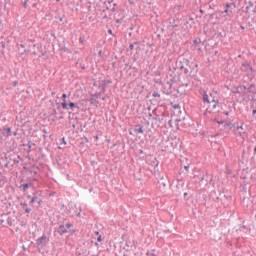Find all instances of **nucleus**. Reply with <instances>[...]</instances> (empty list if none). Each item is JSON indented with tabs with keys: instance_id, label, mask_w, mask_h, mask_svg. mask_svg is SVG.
I'll return each instance as SVG.
<instances>
[{
	"instance_id": "1",
	"label": "nucleus",
	"mask_w": 256,
	"mask_h": 256,
	"mask_svg": "<svg viewBox=\"0 0 256 256\" xmlns=\"http://www.w3.org/2000/svg\"><path fill=\"white\" fill-rule=\"evenodd\" d=\"M2 161H5L4 167L6 169H13L15 165H19V163H21V156L15 152L8 155L5 154V157L2 158Z\"/></svg>"
},
{
	"instance_id": "2",
	"label": "nucleus",
	"mask_w": 256,
	"mask_h": 256,
	"mask_svg": "<svg viewBox=\"0 0 256 256\" xmlns=\"http://www.w3.org/2000/svg\"><path fill=\"white\" fill-rule=\"evenodd\" d=\"M192 65H194L193 62H190L187 58L177 59L176 60V66L173 68L174 71H182L184 75H189V69H191Z\"/></svg>"
},
{
	"instance_id": "3",
	"label": "nucleus",
	"mask_w": 256,
	"mask_h": 256,
	"mask_svg": "<svg viewBox=\"0 0 256 256\" xmlns=\"http://www.w3.org/2000/svg\"><path fill=\"white\" fill-rule=\"evenodd\" d=\"M178 146L179 143L177 142V140L173 139L162 140L160 143V147L165 153H173V151H175Z\"/></svg>"
},
{
	"instance_id": "4",
	"label": "nucleus",
	"mask_w": 256,
	"mask_h": 256,
	"mask_svg": "<svg viewBox=\"0 0 256 256\" xmlns=\"http://www.w3.org/2000/svg\"><path fill=\"white\" fill-rule=\"evenodd\" d=\"M46 245H49V238H47V234L43 233L42 236H40L36 240L34 247H36L38 253H41V251H43V249H45Z\"/></svg>"
},
{
	"instance_id": "5",
	"label": "nucleus",
	"mask_w": 256,
	"mask_h": 256,
	"mask_svg": "<svg viewBox=\"0 0 256 256\" xmlns=\"http://www.w3.org/2000/svg\"><path fill=\"white\" fill-rule=\"evenodd\" d=\"M235 9H237V4L235 2H227L225 4V9L222 11V15H225L226 17H229L230 19H233L235 15Z\"/></svg>"
},
{
	"instance_id": "6",
	"label": "nucleus",
	"mask_w": 256,
	"mask_h": 256,
	"mask_svg": "<svg viewBox=\"0 0 256 256\" xmlns=\"http://www.w3.org/2000/svg\"><path fill=\"white\" fill-rule=\"evenodd\" d=\"M197 201L199 203H201V205H203L207 209H209V207H211V198H209V196L207 195V192H205V191L199 192V194L197 196Z\"/></svg>"
},
{
	"instance_id": "7",
	"label": "nucleus",
	"mask_w": 256,
	"mask_h": 256,
	"mask_svg": "<svg viewBox=\"0 0 256 256\" xmlns=\"http://www.w3.org/2000/svg\"><path fill=\"white\" fill-rule=\"evenodd\" d=\"M181 21L182 20H179V19H175V18H169L168 20V29L169 31H179L181 27Z\"/></svg>"
},
{
	"instance_id": "8",
	"label": "nucleus",
	"mask_w": 256,
	"mask_h": 256,
	"mask_svg": "<svg viewBox=\"0 0 256 256\" xmlns=\"http://www.w3.org/2000/svg\"><path fill=\"white\" fill-rule=\"evenodd\" d=\"M240 71L246 73V75H251L253 73V66L251 65V61L245 60L241 63Z\"/></svg>"
},
{
	"instance_id": "9",
	"label": "nucleus",
	"mask_w": 256,
	"mask_h": 256,
	"mask_svg": "<svg viewBox=\"0 0 256 256\" xmlns=\"http://www.w3.org/2000/svg\"><path fill=\"white\" fill-rule=\"evenodd\" d=\"M193 25H195V19L192 17L189 19L181 20V27L183 31H189L190 29H193Z\"/></svg>"
},
{
	"instance_id": "10",
	"label": "nucleus",
	"mask_w": 256,
	"mask_h": 256,
	"mask_svg": "<svg viewBox=\"0 0 256 256\" xmlns=\"http://www.w3.org/2000/svg\"><path fill=\"white\" fill-rule=\"evenodd\" d=\"M39 197H43V191H41V190L34 191L33 197H31V195H28L27 199H30L29 204L33 205L34 203H37Z\"/></svg>"
},
{
	"instance_id": "11",
	"label": "nucleus",
	"mask_w": 256,
	"mask_h": 256,
	"mask_svg": "<svg viewBox=\"0 0 256 256\" xmlns=\"http://www.w3.org/2000/svg\"><path fill=\"white\" fill-rule=\"evenodd\" d=\"M191 79H193L191 76L186 75L185 78L181 77V74L178 75L177 81H179L181 87H188L191 83Z\"/></svg>"
},
{
	"instance_id": "12",
	"label": "nucleus",
	"mask_w": 256,
	"mask_h": 256,
	"mask_svg": "<svg viewBox=\"0 0 256 256\" xmlns=\"http://www.w3.org/2000/svg\"><path fill=\"white\" fill-rule=\"evenodd\" d=\"M67 41L64 39L62 42L58 43V51H60V53H73V51L71 50V48L67 47L66 45Z\"/></svg>"
},
{
	"instance_id": "13",
	"label": "nucleus",
	"mask_w": 256,
	"mask_h": 256,
	"mask_svg": "<svg viewBox=\"0 0 256 256\" xmlns=\"http://www.w3.org/2000/svg\"><path fill=\"white\" fill-rule=\"evenodd\" d=\"M65 221H67V218H64L63 221H62V223L60 224V226H59L58 228H56L57 233H58L61 237H63V235H65V234L69 233V230H67V229L65 228Z\"/></svg>"
},
{
	"instance_id": "14",
	"label": "nucleus",
	"mask_w": 256,
	"mask_h": 256,
	"mask_svg": "<svg viewBox=\"0 0 256 256\" xmlns=\"http://www.w3.org/2000/svg\"><path fill=\"white\" fill-rule=\"evenodd\" d=\"M33 181H37V178L30 179L29 182L23 183L19 186V189L23 191V193H27L30 187H33Z\"/></svg>"
},
{
	"instance_id": "15",
	"label": "nucleus",
	"mask_w": 256,
	"mask_h": 256,
	"mask_svg": "<svg viewBox=\"0 0 256 256\" xmlns=\"http://www.w3.org/2000/svg\"><path fill=\"white\" fill-rule=\"evenodd\" d=\"M0 133L5 137L6 139H9L13 135L12 128L9 126H4L0 129Z\"/></svg>"
},
{
	"instance_id": "16",
	"label": "nucleus",
	"mask_w": 256,
	"mask_h": 256,
	"mask_svg": "<svg viewBox=\"0 0 256 256\" xmlns=\"http://www.w3.org/2000/svg\"><path fill=\"white\" fill-rule=\"evenodd\" d=\"M61 103L57 102L56 101V105H58V107H61V109H64V110H67V103L69 101H67V94L66 93H63L62 96L60 97Z\"/></svg>"
},
{
	"instance_id": "17",
	"label": "nucleus",
	"mask_w": 256,
	"mask_h": 256,
	"mask_svg": "<svg viewBox=\"0 0 256 256\" xmlns=\"http://www.w3.org/2000/svg\"><path fill=\"white\" fill-rule=\"evenodd\" d=\"M3 217L4 221H6V225L9 227H13V223H15V218L11 217L9 213H4L1 215Z\"/></svg>"
},
{
	"instance_id": "18",
	"label": "nucleus",
	"mask_w": 256,
	"mask_h": 256,
	"mask_svg": "<svg viewBox=\"0 0 256 256\" xmlns=\"http://www.w3.org/2000/svg\"><path fill=\"white\" fill-rule=\"evenodd\" d=\"M194 177H197L200 181V183H203L205 181V174L201 171L199 168H195L193 172Z\"/></svg>"
},
{
	"instance_id": "19",
	"label": "nucleus",
	"mask_w": 256,
	"mask_h": 256,
	"mask_svg": "<svg viewBox=\"0 0 256 256\" xmlns=\"http://www.w3.org/2000/svg\"><path fill=\"white\" fill-rule=\"evenodd\" d=\"M190 69L191 70L188 73V76L194 79V77H197V73H199V64H192V67Z\"/></svg>"
},
{
	"instance_id": "20",
	"label": "nucleus",
	"mask_w": 256,
	"mask_h": 256,
	"mask_svg": "<svg viewBox=\"0 0 256 256\" xmlns=\"http://www.w3.org/2000/svg\"><path fill=\"white\" fill-rule=\"evenodd\" d=\"M113 83V80L111 78L105 79L104 77H100L98 80V85H101L102 87H105L107 89L108 85H111Z\"/></svg>"
},
{
	"instance_id": "21",
	"label": "nucleus",
	"mask_w": 256,
	"mask_h": 256,
	"mask_svg": "<svg viewBox=\"0 0 256 256\" xmlns=\"http://www.w3.org/2000/svg\"><path fill=\"white\" fill-rule=\"evenodd\" d=\"M132 128H133L132 131L134 133H136V135L145 133V128L142 124H136V125L132 126Z\"/></svg>"
},
{
	"instance_id": "22",
	"label": "nucleus",
	"mask_w": 256,
	"mask_h": 256,
	"mask_svg": "<svg viewBox=\"0 0 256 256\" xmlns=\"http://www.w3.org/2000/svg\"><path fill=\"white\" fill-rule=\"evenodd\" d=\"M98 89H99V92H96L95 94H91V97H96L97 99H99V97H101V95H103V93L107 91V88L100 84H98Z\"/></svg>"
},
{
	"instance_id": "23",
	"label": "nucleus",
	"mask_w": 256,
	"mask_h": 256,
	"mask_svg": "<svg viewBox=\"0 0 256 256\" xmlns=\"http://www.w3.org/2000/svg\"><path fill=\"white\" fill-rule=\"evenodd\" d=\"M217 200L225 201L231 199V195L226 194L225 190L220 191L219 196L216 197Z\"/></svg>"
},
{
	"instance_id": "24",
	"label": "nucleus",
	"mask_w": 256,
	"mask_h": 256,
	"mask_svg": "<svg viewBox=\"0 0 256 256\" xmlns=\"http://www.w3.org/2000/svg\"><path fill=\"white\" fill-rule=\"evenodd\" d=\"M235 127H237V124H233L231 121H226L224 123V130L226 133H229V131H231V129H235Z\"/></svg>"
},
{
	"instance_id": "25",
	"label": "nucleus",
	"mask_w": 256,
	"mask_h": 256,
	"mask_svg": "<svg viewBox=\"0 0 256 256\" xmlns=\"http://www.w3.org/2000/svg\"><path fill=\"white\" fill-rule=\"evenodd\" d=\"M147 163H148V165H151L152 167H154V171H157V169L159 167V160H157L156 157L148 160Z\"/></svg>"
},
{
	"instance_id": "26",
	"label": "nucleus",
	"mask_w": 256,
	"mask_h": 256,
	"mask_svg": "<svg viewBox=\"0 0 256 256\" xmlns=\"http://www.w3.org/2000/svg\"><path fill=\"white\" fill-rule=\"evenodd\" d=\"M67 109H71V111H75L77 109V111H79V105L77 103L69 100L67 102Z\"/></svg>"
},
{
	"instance_id": "27",
	"label": "nucleus",
	"mask_w": 256,
	"mask_h": 256,
	"mask_svg": "<svg viewBox=\"0 0 256 256\" xmlns=\"http://www.w3.org/2000/svg\"><path fill=\"white\" fill-rule=\"evenodd\" d=\"M212 100H210V103H219V98H217V90H213L210 95Z\"/></svg>"
},
{
	"instance_id": "28",
	"label": "nucleus",
	"mask_w": 256,
	"mask_h": 256,
	"mask_svg": "<svg viewBox=\"0 0 256 256\" xmlns=\"http://www.w3.org/2000/svg\"><path fill=\"white\" fill-rule=\"evenodd\" d=\"M202 101L203 103H208V105H211V100L209 99V94H207V91H203Z\"/></svg>"
},
{
	"instance_id": "29",
	"label": "nucleus",
	"mask_w": 256,
	"mask_h": 256,
	"mask_svg": "<svg viewBox=\"0 0 256 256\" xmlns=\"http://www.w3.org/2000/svg\"><path fill=\"white\" fill-rule=\"evenodd\" d=\"M27 147L28 149L26 150V153H31V149L32 147H35V143L33 141H31V139L27 138Z\"/></svg>"
},
{
	"instance_id": "30",
	"label": "nucleus",
	"mask_w": 256,
	"mask_h": 256,
	"mask_svg": "<svg viewBox=\"0 0 256 256\" xmlns=\"http://www.w3.org/2000/svg\"><path fill=\"white\" fill-rule=\"evenodd\" d=\"M185 185V183H182V184H180V183H178L177 185H176V197H181V189H183V186Z\"/></svg>"
},
{
	"instance_id": "31",
	"label": "nucleus",
	"mask_w": 256,
	"mask_h": 256,
	"mask_svg": "<svg viewBox=\"0 0 256 256\" xmlns=\"http://www.w3.org/2000/svg\"><path fill=\"white\" fill-rule=\"evenodd\" d=\"M76 65H79V67L85 71V69H87V67H85V63H83V58H79L76 62Z\"/></svg>"
},
{
	"instance_id": "32",
	"label": "nucleus",
	"mask_w": 256,
	"mask_h": 256,
	"mask_svg": "<svg viewBox=\"0 0 256 256\" xmlns=\"http://www.w3.org/2000/svg\"><path fill=\"white\" fill-rule=\"evenodd\" d=\"M204 181L206 183H209V185H212V187H215V180H213V175H211L210 179H209V176H207L206 179L204 178Z\"/></svg>"
},
{
	"instance_id": "33",
	"label": "nucleus",
	"mask_w": 256,
	"mask_h": 256,
	"mask_svg": "<svg viewBox=\"0 0 256 256\" xmlns=\"http://www.w3.org/2000/svg\"><path fill=\"white\" fill-rule=\"evenodd\" d=\"M238 231H241L242 233H248L249 231H251V228L246 225H242L239 227Z\"/></svg>"
},
{
	"instance_id": "34",
	"label": "nucleus",
	"mask_w": 256,
	"mask_h": 256,
	"mask_svg": "<svg viewBox=\"0 0 256 256\" xmlns=\"http://www.w3.org/2000/svg\"><path fill=\"white\" fill-rule=\"evenodd\" d=\"M250 169H256V159H255V156H252L250 158Z\"/></svg>"
},
{
	"instance_id": "35",
	"label": "nucleus",
	"mask_w": 256,
	"mask_h": 256,
	"mask_svg": "<svg viewBox=\"0 0 256 256\" xmlns=\"http://www.w3.org/2000/svg\"><path fill=\"white\" fill-rule=\"evenodd\" d=\"M199 45H201V39L198 37V38L193 40L192 47H194V49H197V47H199Z\"/></svg>"
},
{
	"instance_id": "36",
	"label": "nucleus",
	"mask_w": 256,
	"mask_h": 256,
	"mask_svg": "<svg viewBox=\"0 0 256 256\" xmlns=\"http://www.w3.org/2000/svg\"><path fill=\"white\" fill-rule=\"evenodd\" d=\"M131 247V241L126 240L125 246H123V242H120V249H129Z\"/></svg>"
},
{
	"instance_id": "37",
	"label": "nucleus",
	"mask_w": 256,
	"mask_h": 256,
	"mask_svg": "<svg viewBox=\"0 0 256 256\" xmlns=\"http://www.w3.org/2000/svg\"><path fill=\"white\" fill-rule=\"evenodd\" d=\"M154 121H157L158 123H163V121H165V118L163 116L157 115L155 117H153Z\"/></svg>"
},
{
	"instance_id": "38",
	"label": "nucleus",
	"mask_w": 256,
	"mask_h": 256,
	"mask_svg": "<svg viewBox=\"0 0 256 256\" xmlns=\"http://www.w3.org/2000/svg\"><path fill=\"white\" fill-rule=\"evenodd\" d=\"M183 197L184 201H189V199L193 197V194H191V192H184Z\"/></svg>"
},
{
	"instance_id": "39",
	"label": "nucleus",
	"mask_w": 256,
	"mask_h": 256,
	"mask_svg": "<svg viewBox=\"0 0 256 256\" xmlns=\"http://www.w3.org/2000/svg\"><path fill=\"white\" fill-rule=\"evenodd\" d=\"M202 9H204L205 11H212L213 6L211 4H204L202 6Z\"/></svg>"
},
{
	"instance_id": "40",
	"label": "nucleus",
	"mask_w": 256,
	"mask_h": 256,
	"mask_svg": "<svg viewBox=\"0 0 256 256\" xmlns=\"http://www.w3.org/2000/svg\"><path fill=\"white\" fill-rule=\"evenodd\" d=\"M24 9H29V0H20Z\"/></svg>"
},
{
	"instance_id": "41",
	"label": "nucleus",
	"mask_w": 256,
	"mask_h": 256,
	"mask_svg": "<svg viewBox=\"0 0 256 256\" xmlns=\"http://www.w3.org/2000/svg\"><path fill=\"white\" fill-rule=\"evenodd\" d=\"M75 121L78 123V118L76 117L74 120L70 121V125L73 129H76L77 124L75 123Z\"/></svg>"
},
{
	"instance_id": "42",
	"label": "nucleus",
	"mask_w": 256,
	"mask_h": 256,
	"mask_svg": "<svg viewBox=\"0 0 256 256\" xmlns=\"http://www.w3.org/2000/svg\"><path fill=\"white\" fill-rule=\"evenodd\" d=\"M207 113H209L211 115V113H213V110H211V105L208 106V108L204 111L203 115L207 116Z\"/></svg>"
},
{
	"instance_id": "43",
	"label": "nucleus",
	"mask_w": 256,
	"mask_h": 256,
	"mask_svg": "<svg viewBox=\"0 0 256 256\" xmlns=\"http://www.w3.org/2000/svg\"><path fill=\"white\" fill-rule=\"evenodd\" d=\"M125 18V15H122L120 18H117L115 20V22L118 24V25H121V23H123V19Z\"/></svg>"
},
{
	"instance_id": "44",
	"label": "nucleus",
	"mask_w": 256,
	"mask_h": 256,
	"mask_svg": "<svg viewBox=\"0 0 256 256\" xmlns=\"http://www.w3.org/2000/svg\"><path fill=\"white\" fill-rule=\"evenodd\" d=\"M213 19H217V14L215 12H211L209 15V20L213 21Z\"/></svg>"
},
{
	"instance_id": "45",
	"label": "nucleus",
	"mask_w": 256,
	"mask_h": 256,
	"mask_svg": "<svg viewBox=\"0 0 256 256\" xmlns=\"http://www.w3.org/2000/svg\"><path fill=\"white\" fill-rule=\"evenodd\" d=\"M253 89H255V84H251L248 88H246V91H248V93H253Z\"/></svg>"
},
{
	"instance_id": "46",
	"label": "nucleus",
	"mask_w": 256,
	"mask_h": 256,
	"mask_svg": "<svg viewBox=\"0 0 256 256\" xmlns=\"http://www.w3.org/2000/svg\"><path fill=\"white\" fill-rule=\"evenodd\" d=\"M214 37H216V39H223V33H221V32H216V33L214 34Z\"/></svg>"
},
{
	"instance_id": "47",
	"label": "nucleus",
	"mask_w": 256,
	"mask_h": 256,
	"mask_svg": "<svg viewBox=\"0 0 256 256\" xmlns=\"http://www.w3.org/2000/svg\"><path fill=\"white\" fill-rule=\"evenodd\" d=\"M20 147H27V139H22L20 141Z\"/></svg>"
},
{
	"instance_id": "48",
	"label": "nucleus",
	"mask_w": 256,
	"mask_h": 256,
	"mask_svg": "<svg viewBox=\"0 0 256 256\" xmlns=\"http://www.w3.org/2000/svg\"><path fill=\"white\" fill-rule=\"evenodd\" d=\"M64 227L67 229V231H69L71 229V227H73V223L68 222V223L64 224Z\"/></svg>"
},
{
	"instance_id": "49",
	"label": "nucleus",
	"mask_w": 256,
	"mask_h": 256,
	"mask_svg": "<svg viewBox=\"0 0 256 256\" xmlns=\"http://www.w3.org/2000/svg\"><path fill=\"white\" fill-rule=\"evenodd\" d=\"M232 93H234V95H241V90L239 89V87H236Z\"/></svg>"
},
{
	"instance_id": "50",
	"label": "nucleus",
	"mask_w": 256,
	"mask_h": 256,
	"mask_svg": "<svg viewBox=\"0 0 256 256\" xmlns=\"http://www.w3.org/2000/svg\"><path fill=\"white\" fill-rule=\"evenodd\" d=\"M60 145H67V141L65 140V137L60 138Z\"/></svg>"
},
{
	"instance_id": "51",
	"label": "nucleus",
	"mask_w": 256,
	"mask_h": 256,
	"mask_svg": "<svg viewBox=\"0 0 256 256\" xmlns=\"http://www.w3.org/2000/svg\"><path fill=\"white\" fill-rule=\"evenodd\" d=\"M238 89H240V93H241V91H247V86L240 85V86H238Z\"/></svg>"
},
{
	"instance_id": "52",
	"label": "nucleus",
	"mask_w": 256,
	"mask_h": 256,
	"mask_svg": "<svg viewBox=\"0 0 256 256\" xmlns=\"http://www.w3.org/2000/svg\"><path fill=\"white\" fill-rule=\"evenodd\" d=\"M87 253V250H82V252L76 251V256L85 255Z\"/></svg>"
},
{
	"instance_id": "53",
	"label": "nucleus",
	"mask_w": 256,
	"mask_h": 256,
	"mask_svg": "<svg viewBox=\"0 0 256 256\" xmlns=\"http://www.w3.org/2000/svg\"><path fill=\"white\" fill-rule=\"evenodd\" d=\"M170 77H172L170 79L171 83H176L177 82V76L170 75Z\"/></svg>"
},
{
	"instance_id": "54",
	"label": "nucleus",
	"mask_w": 256,
	"mask_h": 256,
	"mask_svg": "<svg viewBox=\"0 0 256 256\" xmlns=\"http://www.w3.org/2000/svg\"><path fill=\"white\" fill-rule=\"evenodd\" d=\"M68 233H70V235H75V233H77V230L70 228V230H68Z\"/></svg>"
},
{
	"instance_id": "55",
	"label": "nucleus",
	"mask_w": 256,
	"mask_h": 256,
	"mask_svg": "<svg viewBox=\"0 0 256 256\" xmlns=\"http://www.w3.org/2000/svg\"><path fill=\"white\" fill-rule=\"evenodd\" d=\"M152 96H154V97H161V94L159 93V92H157V91H154L153 93H152Z\"/></svg>"
},
{
	"instance_id": "56",
	"label": "nucleus",
	"mask_w": 256,
	"mask_h": 256,
	"mask_svg": "<svg viewBox=\"0 0 256 256\" xmlns=\"http://www.w3.org/2000/svg\"><path fill=\"white\" fill-rule=\"evenodd\" d=\"M20 205L21 207H23V209H26V207H28L27 201L21 202Z\"/></svg>"
},
{
	"instance_id": "57",
	"label": "nucleus",
	"mask_w": 256,
	"mask_h": 256,
	"mask_svg": "<svg viewBox=\"0 0 256 256\" xmlns=\"http://www.w3.org/2000/svg\"><path fill=\"white\" fill-rule=\"evenodd\" d=\"M56 21H60V23H63V17L61 16H55Z\"/></svg>"
},
{
	"instance_id": "58",
	"label": "nucleus",
	"mask_w": 256,
	"mask_h": 256,
	"mask_svg": "<svg viewBox=\"0 0 256 256\" xmlns=\"http://www.w3.org/2000/svg\"><path fill=\"white\" fill-rule=\"evenodd\" d=\"M219 107V103H214L212 106H211V111H213L214 109L218 108Z\"/></svg>"
},
{
	"instance_id": "59",
	"label": "nucleus",
	"mask_w": 256,
	"mask_h": 256,
	"mask_svg": "<svg viewBox=\"0 0 256 256\" xmlns=\"http://www.w3.org/2000/svg\"><path fill=\"white\" fill-rule=\"evenodd\" d=\"M30 175H37V170L30 169L29 170Z\"/></svg>"
},
{
	"instance_id": "60",
	"label": "nucleus",
	"mask_w": 256,
	"mask_h": 256,
	"mask_svg": "<svg viewBox=\"0 0 256 256\" xmlns=\"http://www.w3.org/2000/svg\"><path fill=\"white\" fill-rule=\"evenodd\" d=\"M0 225H2V227H7V224H5L4 218L0 220Z\"/></svg>"
},
{
	"instance_id": "61",
	"label": "nucleus",
	"mask_w": 256,
	"mask_h": 256,
	"mask_svg": "<svg viewBox=\"0 0 256 256\" xmlns=\"http://www.w3.org/2000/svg\"><path fill=\"white\" fill-rule=\"evenodd\" d=\"M79 43H80L81 45H85V38L80 37V38H79Z\"/></svg>"
},
{
	"instance_id": "62",
	"label": "nucleus",
	"mask_w": 256,
	"mask_h": 256,
	"mask_svg": "<svg viewBox=\"0 0 256 256\" xmlns=\"http://www.w3.org/2000/svg\"><path fill=\"white\" fill-rule=\"evenodd\" d=\"M117 13H120L121 17H123V15H125V9H119Z\"/></svg>"
},
{
	"instance_id": "63",
	"label": "nucleus",
	"mask_w": 256,
	"mask_h": 256,
	"mask_svg": "<svg viewBox=\"0 0 256 256\" xmlns=\"http://www.w3.org/2000/svg\"><path fill=\"white\" fill-rule=\"evenodd\" d=\"M129 135H137V133H135L134 131H133V127H131L130 128V130H129Z\"/></svg>"
},
{
	"instance_id": "64",
	"label": "nucleus",
	"mask_w": 256,
	"mask_h": 256,
	"mask_svg": "<svg viewBox=\"0 0 256 256\" xmlns=\"http://www.w3.org/2000/svg\"><path fill=\"white\" fill-rule=\"evenodd\" d=\"M24 211L25 213H31L32 210L30 207L27 206L26 208H24Z\"/></svg>"
}]
</instances>
